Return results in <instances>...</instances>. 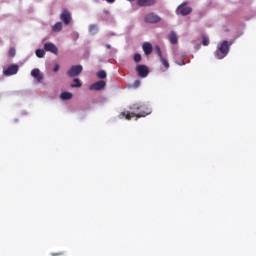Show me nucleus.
Masks as SVG:
<instances>
[{
    "mask_svg": "<svg viewBox=\"0 0 256 256\" xmlns=\"http://www.w3.org/2000/svg\"><path fill=\"white\" fill-rule=\"evenodd\" d=\"M129 109L131 111H137L138 113L135 112H121L119 114V119H127L128 121H131L133 117H137V119H141V117H147V115H151V110L147 109L145 105H139V104H132Z\"/></svg>",
    "mask_w": 256,
    "mask_h": 256,
    "instance_id": "1",
    "label": "nucleus"
},
{
    "mask_svg": "<svg viewBox=\"0 0 256 256\" xmlns=\"http://www.w3.org/2000/svg\"><path fill=\"white\" fill-rule=\"evenodd\" d=\"M231 49V45H229V41L224 40L221 45L214 52V56L216 59H225L226 55H229V50Z\"/></svg>",
    "mask_w": 256,
    "mask_h": 256,
    "instance_id": "2",
    "label": "nucleus"
},
{
    "mask_svg": "<svg viewBox=\"0 0 256 256\" xmlns=\"http://www.w3.org/2000/svg\"><path fill=\"white\" fill-rule=\"evenodd\" d=\"M187 5H189V2H183L182 4H180L176 9V13L182 15L183 17L192 13L193 8Z\"/></svg>",
    "mask_w": 256,
    "mask_h": 256,
    "instance_id": "3",
    "label": "nucleus"
},
{
    "mask_svg": "<svg viewBox=\"0 0 256 256\" xmlns=\"http://www.w3.org/2000/svg\"><path fill=\"white\" fill-rule=\"evenodd\" d=\"M83 73V66L81 65H75L70 67V69L67 71L68 77H79Z\"/></svg>",
    "mask_w": 256,
    "mask_h": 256,
    "instance_id": "4",
    "label": "nucleus"
},
{
    "mask_svg": "<svg viewBox=\"0 0 256 256\" xmlns=\"http://www.w3.org/2000/svg\"><path fill=\"white\" fill-rule=\"evenodd\" d=\"M135 71L138 73V77L145 79L149 75V68L146 65H137Z\"/></svg>",
    "mask_w": 256,
    "mask_h": 256,
    "instance_id": "5",
    "label": "nucleus"
},
{
    "mask_svg": "<svg viewBox=\"0 0 256 256\" xmlns=\"http://www.w3.org/2000/svg\"><path fill=\"white\" fill-rule=\"evenodd\" d=\"M144 21L146 23H159V21H161V17H159V15L155 14V12H150L145 15Z\"/></svg>",
    "mask_w": 256,
    "mask_h": 256,
    "instance_id": "6",
    "label": "nucleus"
},
{
    "mask_svg": "<svg viewBox=\"0 0 256 256\" xmlns=\"http://www.w3.org/2000/svg\"><path fill=\"white\" fill-rule=\"evenodd\" d=\"M19 73V65L12 64L6 70H4V75L6 77H11V75H17Z\"/></svg>",
    "mask_w": 256,
    "mask_h": 256,
    "instance_id": "7",
    "label": "nucleus"
},
{
    "mask_svg": "<svg viewBox=\"0 0 256 256\" xmlns=\"http://www.w3.org/2000/svg\"><path fill=\"white\" fill-rule=\"evenodd\" d=\"M60 19L61 21H63L65 25H69V23H71V20L73 18L71 17V12H69V10L67 9H64L60 14Z\"/></svg>",
    "mask_w": 256,
    "mask_h": 256,
    "instance_id": "8",
    "label": "nucleus"
},
{
    "mask_svg": "<svg viewBox=\"0 0 256 256\" xmlns=\"http://www.w3.org/2000/svg\"><path fill=\"white\" fill-rule=\"evenodd\" d=\"M44 50L47 51L48 53H53L54 55H59V49L53 43H45Z\"/></svg>",
    "mask_w": 256,
    "mask_h": 256,
    "instance_id": "9",
    "label": "nucleus"
},
{
    "mask_svg": "<svg viewBox=\"0 0 256 256\" xmlns=\"http://www.w3.org/2000/svg\"><path fill=\"white\" fill-rule=\"evenodd\" d=\"M107 83L103 80L95 82L90 86V91H101V89H105Z\"/></svg>",
    "mask_w": 256,
    "mask_h": 256,
    "instance_id": "10",
    "label": "nucleus"
},
{
    "mask_svg": "<svg viewBox=\"0 0 256 256\" xmlns=\"http://www.w3.org/2000/svg\"><path fill=\"white\" fill-rule=\"evenodd\" d=\"M31 75L38 81V83L43 82V74H41V70L35 68L31 71Z\"/></svg>",
    "mask_w": 256,
    "mask_h": 256,
    "instance_id": "11",
    "label": "nucleus"
},
{
    "mask_svg": "<svg viewBox=\"0 0 256 256\" xmlns=\"http://www.w3.org/2000/svg\"><path fill=\"white\" fill-rule=\"evenodd\" d=\"M142 49L145 53V55H151L153 53V45L149 42H144L142 45Z\"/></svg>",
    "mask_w": 256,
    "mask_h": 256,
    "instance_id": "12",
    "label": "nucleus"
},
{
    "mask_svg": "<svg viewBox=\"0 0 256 256\" xmlns=\"http://www.w3.org/2000/svg\"><path fill=\"white\" fill-rule=\"evenodd\" d=\"M168 39H169V41L172 45H177V43H179V39L177 37V34L174 31L170 32V34L168 36Z\"/></svg>",
    "mask_w": 256,
    "mask_h": 256,
    "instance_id": "13",
    "label": "nucleus"
},
{
    "mask_svg": "<svg viewBox=\"0 0 256 256\" xmlns=\"http://www.w3.org/2000/svg\"><path fill=\"white\" fill-rule=\"evenodd\" d=\"M60 99H62V101H68L69 99H73V94L71 92H62Z\"/></svg>",
    "mask_w": 256,
    "mask_h": 256,
    "instance_id": "14",
    "label": "nucleus"
},
{
    "mask_svg": "<svg viewBox=\"0 0 256 256\" xmlns=\"http://www.w3.org/2000/svg\"><path fill=\"white\" fill-rule=\"evenodd\" d=\"M63 29V22H57L54 26H53V31L59 32Z\"/></svg>",
    "mask_w": 256,
    "mask_h": 256,
    "instance_id": "15",
    "label": "nucleus"
},
{
    "mask_svg": "<svg viewBox=\"0 0 256 256\" xmlns=\"http://www.w3.org/2000/svg\"><path fill=\"white\" fill-rule=\"evenodd\" d=\"M154 53L156 55H158V57L161 59V57H163V52L161 51V47H159V45H156L154 47Z\"/></svg>",
    "mask_w": 256,
    "mask_h": 256,
    "instance_id": "16",
    "label": "nucleus"
},
{
    "mask_svg": "<svg viewBox=\"0 0 256 256\" xmlns=\"http://www.w3.org/2000/svg\"><path fill=\"white\" fill-rule=\"evenodd\" d=\"M74 83L70 85V87H72L73 89H75L76 87H81L82 83L81 80H79L78 78H75Z\"/></svg>",
    "mask_w": 256,
    "mask_h": 256,
    "instance_id": "17",
    "label": "nucleus"
},
{
    "mask_svg": "<svg viewBox=\"0 0 256 256\" xmlns=\"http://www.w3.org/2000/svg\"><path fill=\"white\" fill-rule=\"evenodd\" d=\"M97 77L98 79H105L107 77V72H105V70H100L97 73Z\"/></svg>",
    "mask_w": 256,
    "mask_h": 256,
    "instance_id": "18",
    "label": "nucleus"
},
{
    "mask_svg": "<svg viewBox=\"0 0 256 256\" xmlns=\"http://www.w3.org/2000/svg\"><path fill=\"white\" fill-rule=\"evenodd\" d=\"M160 61L162 65L165 67V69H169V60L165 59L163 56L160 58Z\"/></svg>",
    "mask_w": 256,
    "mask_h": 256,
    "instance_id": "19",
    "label": "nucleus"
},
{
    "mask_svg": "<svg viewBox=\"0 0 256 256\" xmlns=\"http://www.w3.org/2000/svg\"><path fill=\"white\" fill-rule=\"evenodd\" d=\"M89 31H90L93 35H95V33H97V31H99V28H97V25L92 24V25L89 26Z\"/></svg>",
    "mask_w": 256,
    "mask_h": 256,
    "instance_id": "20",
    "label": "nucleus"
},
{
    "mask_svg": "<svg viewBox=\"0 0 256 256\" xmlns=\"http://www.w3.org/2000/svg\"><path fill=\"white\" fill-rule=\"evenodd\" d=\"M36 56L39 57V59H42V57H45V50L37 49Z\"/></svg>",
    "mask_w": 256,
    "mask_h": 256,
    "instance_id": "21",
    "label": "nucleus"
},
{
    "mask_svg": "<svg viewBox=\"0 0 256 256\" xmlns=\"http://www.w3.org/2000/svg\"><path fill=\"white\" fill-rule=\"evenodd\" d=\"M141 59H142L141 54L137 53L134 55L133 60L135 61V63H141Z\"/></svg>",
    "mask_w": 256,
    "mask_h": 256,
    "instance_id": "22",
    "label": "nucleus"
},
{
    "mask_svg": "<svg viewBox=\"0 0 256 256\" xmlns=\"http://www.w3.org/2000/svg\"><path fill=\"white\" fill-rule=\"evenodd\" d=\"M15 55H16L15 48H10L9 51H8V56L9 57H15Z\"/></svg>",
    "mask_w": 256,
    "mask_h": 256,
    "instance_id": "23",
    "label": "nucleus"
},
{
    "mask_svg": "<svg viewBox=\"0 0 256 256\" xmlns=\"http://www.w3.org/2000/svg\"><path fill=\"white\" fill-rule=\"evenodd\" d=\"M202 45H204L205 47H207V45H209V39L207 37L202 38Z\"/></svg>",
    "mask_w": 256,
    "mask_h": 256,
    "instance_id": "24",
    "label": "nucleus"
},
{
    "mask_svg": "<svg viewBox=\"0 0 256 256\" xmlns=\"http://www.w3.org/2000/svg\"><path fill=\"white\" fill-rule=\"evenodd\" d=\"M141 85V80H135L133 87H135V89H137V87H139Z\"/></svg>",
    "mask_w": 256,
    "mask_h": 256,
    "instance_id": "25",
    "label": "nucleus"
},
{
    "mask_svg": "<svg viewBox=\"0 0 256 256\" xmlns=\"http://www.w3.org/2000/svg\"><path fill=\"white\" fill-rule=\"evenodd\" d=\"M54 73H57L59 71V64H56L53 68Z\"/></svg>",
    "mask_w": 256,
    "mask_h": 256,
    "instance_id": "26",
    "label": "nucleus"
},
{
    "mask_svg": "<svg viewBox=\"0 0 256 256\" xmlns=\"http://www.w3.org/2000/svg\"><path fill=\"white\" fill-rule=\"evenodd\" d=\"M63 254H64L63 252L52 253V256H61V255H63Z\"/></svg>",
    "mask_w": 256,
    "mask_h": 256,
    "instance_id": "27",
    "label": "nucleus"
},
{
    "mask_svg": "<svg viewBox=\"0 0 256 256\" xmlns=\"http://www.w3.org/2000/svg\"><path fill=\"white\" fill-rule=\"evenodd\" d=\"M104 15H109V10H103Z\"/></svg>",
    "mask_w": 256,
    "mask_h": 256,
    "instance_id": "28",
    "label": "nucleus"
},
{
    "mask_svg": "<svg viewBox=\"0 0 256 256\" xmlns=\"http://www.w3.org/2000/svg\"><path fill=\"white\" fill-rule=\"evenodd\" d=\"M107 3H115V0H106Z\"/></svg>",
    "mask_w": 256,
    "mask_h": 256,
    "instance_id": "29",
    "label": "nucleus"
},
{
    "mask_svg": "<svg viewBox=\"0 0 256 256\" xmlns=\"http://www.w3.org/2000/svg\"><path fill=\"white\" fill-rule=\"evenodd\" d=\"M106 49H111V46L109 44H106Z\"/></svg>",
    "mask_w": 256,
    "mask_h": 256,
    "instance_id": "30",
    "label": "nucleus"
},
{
    "mask_svg": "<svg viewBox=\"0 0 256 256\" xmlns=\"http://www.w3.org/2000/svg\"><path fill=\"white\" fill-rule=\"evenodd\" d=\"M76 37H79V34H76Z\"/></svg>",
    "mask_w": 256,
    "mask_h": 256,
    "instance_id": "31",
    "label": "nucleus"
}]
</instances>
